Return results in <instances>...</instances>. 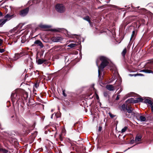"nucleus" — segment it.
Here are the masks:
<instances>
[{
	"mask_svg": "<svg viewBox=\"0 0 153 153\" xmlns=\"http://www.w3.org/2000/svg\"><path fill=\"white\" fill-rule=\"evenodd\" d=\"M82 19L86 21H87L88 22H90V20H91V18L89 17V16H86L85 17H83Z\"/></svg>",
	"mask_w": 153,
	"mask_h": 153,
	"instance_id": "20",
	"label": "nucleus"
},
{
	"mask_svg": "<svg viewBox=\"0 0 153 153\" xmlns=\"http://www.w3.org/2000/svg\"><path fill=\"white\" fill-rule=\"evenodd\" d=\"M133 75L135 76H144V75L141 74L140 73H137L136 74H134Z\"/></svg>",
	"mask_w": 153,
	"mask_h": 153,
	"instance_id": "30",
	"label": "nucleus"
},
{
	"mask_svg": "<svg viewBox=\"0 0 153 153\" xmlns=\"http://www.w3.org/2000/svg\"><path fill=\"white\" fill-rule=\"evenodd\" d=\"M113 7H114L115 8H116L117 7V6H116L115 5H114V6H113Z\"/></svg>",
	"mask_w": 153,
	"mask_h": 153,
	"instance_id": "47",
	"label": "nucleus"
},
{
	"mask_svg": "<svg viewBox=\"0 0 153 153\" xmlns=\"http://www.w3.org/2000/svg\"><path fill=\"white\" fill-rule=\"evenodd\" d=\"M126 105L125 104H123L121 106V110L124 111H125L126 109Z\"/></svg>",
	"mask_w": 153,
	"mask_h": 153,
	"instance_id": "24",
	"label": "nucleus"
},
{
	"mask_svg": "<svg viewBox=\"0 0 153 153\" xmlns=\"http://www.w3.org/2000/svg\"><path fill=\"white\" fill-rule=\"evenodd\" d=\"M52 40L55 42H60L62 40V39L61 37L58 36H54L51 38Z\"/></svg>",
	"mask_w": 153,
	"mask_h": 153,
	"instance_id": "10",
	"label": "nucleus"
},
{
	"mask_svg": "<svg viewBox=\"0 0 153 153\" xmlns=\"http://www.w3.org/2000/svg\"><path fill=\"white\" fill-rule=\"evenodd\" d=\"M126 96H140V95L135 93L133 92H131L129 93H128L127 95Z\"/></svg>",
	"mask_w": 153,
	"mask_h": 153,
	"instance_id": "23",
	"label": "nucleus"
},
{
	"mask_svg": "<svg viewBox=\"0 0 153 153\" xmlns=\"http://www.w3.org/2000/svg\"><path fill=\"white\" fill-rule=\"evenodd\" d=\"M99 59L96 61V65L98 67V76L100 77L102 75V72L104 70V69L109 64L108 59L103 56H100Z\"/></svg>",
	"mask_w": 153,
	"mask_h": 153,
	"instance_id": "1",
	"label": "nucleus"
},
{
	"mask_svg": "<svg viewBox=\"0 0 153 153\" xmlns=\"http://www.w3.org/2000/svg\"><path fill=\"white\" fill-rule=\"evenodd\" d=\"M110 1V0H109V1Z\"/></svg>",
	"mask_w": 153,
	"mask_h": 153,
	"instance_id": "57",
	"label": "nucleus"
},
{
	"mask_svg": "<svg viewBox=\"0 0 153 153\" xmlns=\"http://www.w3.org/2000/svg\"><path fill=\"white\" fill-rule=\"evenodd\" d=\"M3 16L2 13L0 10V17H2Z\"/></svg>",
	"mask_w": 153,
	"mask_h": 153,
	"instance_id": "38",
	"label": "nucleus"
},
{
	"mask_svg": "<svg viewBox=\"0 0 153 153\" xmlns=\"http://www.w3.org/2000/svg\"><path fill=\"white\" fill-rule=\"evenodd\" d=\"M142 137L141 135H137L135 140V142L137 144L140 143V142L141 140Z\"/></svg>",
	"mask_w": 153,
	"mask_h": 153,
	"instance_id": "13",
	"label": "nucleus"
},
{
	"mask_svg": "<svg viewBox=\"0 0 153 153\" xmlns=\"http://www.w3.org/2000/svg\"><path fill=\"white\" fill-rule=\"evenodd\" d=\"M5 23L4 19H0V27H2Z\"/></svg>",
	"mask_w": 153,
	"mask_h": 153,
	"instance_id": "21",
	"label": "nucleus"
},
{
	"mask_svg": "<svg viewBox=\"0 0 153 153\" xmlns=\"http://www.w3.org/2000/svg\"><path fill=\"white\" fill-rule=\"evenodd\" d=\"M104 7V6H100V7H98V9H100L101 8H103V7Z\"/></svg>",
	"mask_w": 153,
	"mask_h": 153,
	"instance_id": "39",
	"label": "nucleus"
},
{
	"mask_svg": "<svg viewBox=\"0 0 153 153\" xmlns=\"http://www.w3.org/2000/svg\"><path fill=\"white\" fill-rule=\"evenodd\" d=\"M29 10V7H27L22 10L20 11L19 15L22 17H24L26 16L28 13Z\"/></svg>",
	"mask_w": 153,
	"mask_h": 153,
	"instance_id": "5",
	"label": "nucleus"
},
{
	"mask_svg": "<svg viewBox=\"0 0 153 153\" xmlns=\"http://www.w3.org/2000/svg\"><path fill=\"white\" fill-rule=\"evenodd\" d=\"M119 96H117V97L116 98V100H119Z\"/></svg>",
	"mask_w": 153,
	"mask_h": 153,
	"instance_id": "44",
	"label": "nucleus"
},
{
	"mask_svg": "<svg viewBox=\"0 0 153 153\" xmlns=\"http://www.w3.org/2000/svg\"><path fill=\"white\" fill-rule=\"evenodd\" d=\"M77 45L76 44L71 43L68 45V46L71 48H73L76 46Z\"/></svg>",
	"mask_w": 153,
	"mask_h": 153,
	"instance_id": "25",
	"label": "nucleus"
},
{
	"mask_svg": "<svg viewBox=\"0 0 153 153\" xmlns=\"http://www.w3.org/2000/svg\"><path fill=\"white\" fill-rule=\"evenodd\" d=\"M48 31L52 32H57L59 31L56 29H51L48 30Z\"/></svg>",
	"mask_w": 153,
	"mask_h": 153,
	"instance_id": "27",
	"label": "nucleus"
},
{
	"mask_svg": "<svg viewBox=\"0 0 153 153\" xmlns=\"http://www.w3.org/2000/svg\"><path fill=\"white\" fill-rule=\"evenodd\" d=\"M150 63L152 64V65H153V60H151L150 62Z\"/></svg>",
	"mask_w": 153,
	"mask_h": 153,
	"instance_id": "43",
	"label": "nucleus"
},
{
	"mask_svg": "<svg viewBox=\"0 0 153 153\" xmlns=\"http://www.w3.org/2000/svg\"><path fill=\"white\" fill-rule=\"evenodd\" d=\"M126 110L128 113H130L132 112V109L130 105H126Z\"/></svg>",
	"mask_w": 153,
	"mask_h": 153,
	"instance_id": "15",
	"label": "nucleus"
},
{
	"mask_svg": "<svg viewBox=\"0 0 153 153\" xmlns=\"http://www.w3.org/2000/svg\"><path fill=\"white\" fill-rule=\"evenodd\" d=\"M39 46L41 48H42L44 47V45L42 42L39 40H37L35 41L34 43L32 45V46Z\"/></svg>",
	"mask_w": 153,
	"mask_h": 153,
	"instance_id": "6",
	"label": "nucleus"
},
{
	"mask_svg": "<svg viewBox=\"0 0 153 153\" xmlns=\"http://www.w3.org/2000/svg\"><path fill=\"white\" fill-rule=\"evenodd\" d=\"M3 153H7L8 151L5 149H2L1 152Z\"/></svg>",
	"mask_w": 153,
	"mask_h": 153,
	"instance_id": "31",
	"label": "nucleus"
},
{
	"mask_svg": "<svg viewBox=\"0 0 153 153\" xmlns=\"http://www.w3.org/2000/svg\"><path fill=\"white\" fill-rule=\"evenodd\" d=\"M126 102L127 103H137V102H136L135 100L134 99L132 98H130L129 99H128L127 100H126Z\"/></svg>",
	"mask_w": 153,
	"mask_h": 153,
	"instance_id": "14",
	"label": "nucleus"
},
{
	"mask_svg": "<svg viewBox=\"0 0 153 153\" xmlns=\"http://www.w3.org/2000/svg\"><path fill=\"white\" fill-rule=\"evenodd\" d=\"M108 114H109L110 117L111 118H113L115 116V115L111 114L110 112L108 113Z\"/></svg>",
	"mask_w": 153,
	"mask_h": 153,
	"instance_id": "33",
	"label": "nucleus"
},
{
	"mask_svg": "<svg viewBox=\"0 0 153 153\" xmlns=\"http://www.w3.org/2000/svg\"><path fill=\"white\" fill-rule=\"evenodd\" d=\"M56 98H57V99H59V98H58V97H56Z\"/></svg>",
	"mask_w": 153,
	"mask_h": 153,
	"instance_id": "54",
	"label": "nucleus"
},
{
	"mask_svg": "<svg viewBox=\"0 0 153 153\" xmlns=\"http://www.w3.org/2000/svg\"><path fill=\"white\" fill-rule=\"evenodd\" d=\"M30 59H31V56L30 57Z\"/></svg>",
	"mask_w": 153,
	"mask_h": 153,
	"instance_id": "51",
	"label": "nucleus"
},
{
	"mask_svg": "<svg viewBox=\"0 0 153 153\" xmlns=\"http://www.w3.org/2000/svg\"><path fill=\"white\" fill-rule=\"evenodd\" d=\"M106 88L110 91H113L114 90V87L112 85H108L106 86Z\"/></svg>",
	"mask_w": 153,
	"mask_h": 153,
	"instance_id": "17",
	"label": "nucleus"
},
{
	"mask_svg": "<svg viewBox=\"0 0 153 153\" xmlns=\"http://www.w3.org/2000/svg\"><path fill=\"white\" fill-rule=\"evenodd\" d=\"M4 50L3 49H0V52L1 53H3L4 52Z\"/></svg>",
	"mask_w": 153,
	"mask_h": 153,
	"instance_id": "37",
	"label": "nucleus"
},
{
	"mask_svg": "<svg viewBox=\"0 0 153 153\" xmlns=\"http://www.w3.org/2000/svg\"><path fill=\"white\" fill-rule=\"evenodd\" d=\"M26 36H23L22 37L21 42L22 43H24L26 41Z\"/></svg>",
	"mask_w": 153,
	"mask_h": 153,
	"instance_id": "22",
	"label": "nucleus"
},
{
	"mask_svg": "<svg viewBox=\"0 0 153 153\" xmlns=\"http://www.w3.org/2000/svg\"><path fill=\"white\" fill-rule=\"evenodd\" d=\"M39 26L40 27L42 28H47L49 27V26L48 25L42 24L40 25Z\"/></svg>",
	"mask_w": 153,
	"mask_h": 153,
	"instance_id": "19",
	"label": "nucleus"
},
{
	"mask_svg": "<svg viewBox=\"0 0 153 153\" xmlns=\"http://www.w3.org/2000/svg\"><path fill=\"white\" fill-rule=\"evenodd\" d=\"M44 95V94H42L41 96H44V95Z\"/></svg>",
	"mask_w": 153,
	"mask_h": 153,
	"instance_id": "50",
	"label": "nucleus"
},
{
	"mask_svg": "<svg viewBox=\"0 0 153 153\" xmlns=\"http://www.w3.org/2000/svg\"><path fill=\"white\" fill-rule=\"evenodd\" d=\"M38 64L40 65L44 63L46 65H48V60L46 59H39L37 61Z\"/></svg>",
	"mask_w": 153,
	"mask_h": 153,
	"instance_id": "8",
	"label": "nucleus"
},
{
	"mask_svg": "<svg viewBox=\"0 0 153 153\" xmlns=\"http://www.w3.org/2000/svg\"><path fill=\"white\" fill-rule=\"evenodd\" d=\"M60 47L59 46H55L53 47L52 48L55 51H57V49L58 48H59Z\"/></svg>",
	"mask_w": 153,
	"mask_h": 153,
	"instance_id": "29",
	"label": "nucleus"
},
{
	"mask_svg": "<svg viewBox=\"0 0 153 153\" xmlns=\"http://www.w3.org/2000/svg\"><path fill=\"white\" fill-rule=\"evenodd\" d=\"M2 42V40L1 39H0V46H1V44Z\"/></svg>",
	"mask_w": 153,
	"mask_h": 153,
	"instance_id": "40",
	"label": "nucleus"
},
{
	"mask_svg": "<svg viewBox=\"0 0 153 153\" xmlns=\"http://www.w3.org/2000/svg\"><path fill=\"white\" fill-rule=\"evenodd\" d=\"M126 115L127 117H128V114H126Z\"/></svg>",
	"mask_w": 153,
	"mask_h": 153,
	"instance_id": "48",
	"label": "nucleus"
},
{
	"mask_svg": "<svg viewBox=\"0 0 153 153\" xmlns=\"http://www.w3.org/2000/svg\"><path fill=\"white\" fill-rule=\"evenodd\" d=\"M149 68L150 69L143 70L142 71L146 73H152L153 74V66L152 65Z\"/></svg>",
	"mask_w": 153,
	"mask_h": 153,
	"instance_id": "9",
	"label": "nucleus"
},
{
	"mask_svg": "<svg viewBox=\"0 0 153 153\" xmlns=\"http://www.w3.org/2000/svg\"><path fill=\"white\" fill-rule=\"evenodd\" d=\"M62 90V94L63 96H67L66 94L65 93V90Z\"/></svg>",
	"mask_w": 153,
	"mask_h": 153,
	"instance_id": "36",
	"label": "nucleus"
},
{
	"mask_svg": "<svg viewBox=\"0 0 153 153\" xmlns=\"http://www.w3.org/2000/svg\"><path fill=\"white\" fill-rule=\"evenodd\" d=\"M36 91V90H33V94H35V95H36V94H36V92H35Z\"/></svg>",
	"mask_w": 153,
	"mask_h": 153,
	"instance_id": "42",
	"label": "nucleus"
},
{
	"mask_svg": "<svg viewBox=\"0 0 153 153\" xmlns=\"http://www.w3.org/2000/svg\"><path fill=\"white\" fill-rule=\"evenodd\" d=\"M144 100H145V97H143V98L139 97L137 98V99L135 100L136 102H137V103H138L140 102H142Z\"/></svg>",
	"mask_w": 153,
	"mask_h": 153,
	"instance_id": "18",
	"label": "nucleus"
},
{
	"mask_svg": "<svg viewBox=\"0 0 153 153\" xmlns=\"http://www.w3.org/2000/svg\"><path fill=\"white\" fill-rule=\"evenodd\" d=\"M36 72H38V71H36Z\"/></svg>",
	"mask_w": 153,
	"mask_h": 153,
	"instance_id": "55",
	"label": "nucleus"
},
{
	"mask_svg": "<svg viewBox=\"0 0 153 153\" xmlns=\"http://www.w3.org/2000/svg\"><path fill=\"white\" fill-rule=\"evenodd\" d=\"M88 22L89 23L90 25H92L93 23L91 21V20H90V22Z\"/></svg>",
	"mask_w": 153,
	"mask_h": 153,
	"instance_id": "41",
	"label": "nucleus"
},
{
	"mask_svg": "<svg viewBox=\"0 0 153 153\" xmlns=\"http://www.w3.org/2000/svg\"><path fill=\"white\" fill-rule=\"evenodd\" d=\"M12 98V100H13V98Z\"/></svg>",
	"mask_w": 153,
	"mask_h": 153,
	"instance_id": "52",
	"label": "nucleus"
},
{
	"mask_svg": "<svg viewBox=\"0 0 153 153\" xmlns=\"http://www.w3.org/2000/svg\"><path fill=\"white\" fill-rule=\"evenodd\" d=\"M139 119L140 121L142 122L146 120L145 117L143 116H140L139 117Z\"/></svg>",
	"mask_w": 153,
	"mask_h": 153,
	"instance_id": "26",
	"label": "nucleus"
},
{
	"mask_svg": "<svg viewBox=\"0 0 153 153\" xmlns=\"http://www.w3.org/2000/svg\"><path fill=\"white\" fill-rule=\"evenodd\" d=\"M96 98L97 100H98L99 99V96H96Z\"/></svg>",
	"mask_w": 153,
	"mask_h": 153,
	"instance_id": "46",
	"label": "nucleus"
},
{
	"mask_svg": "<svg viewBox=\"0 0 153 153\" xmlns=\"http://www.w3.org/2000/svg\"><path fill=\"white\" fill-rule=\"evenodd\" d=\"M38 74H39V73H38Z\"/></svg>",
	"mask_w": 153,
	"mask_h": 153,
	"instance_id": "56",
	"label": "nucleus"
},
{
	"mask_svg": "<svg viewBox=\"0 0 153 153\" xmlns=\"http://www.w3.org/2000/svg\"><path fill=\"white\" fill-rule=\"evenodd\" d=\"M134 34H135V31L134 30V31H133L132 32V35L131 36V39L133 37Z\"/></svg>",
	"mask_w": 153,
	"mask_h": 153,
	"instance_id": "35",
	"label": "nucleus"
},
{
	"mask_svg": "<svg viewBox=\"0 0 153 153\" xmlns=\"http://www.w3.org/2000/svg\"><path fill=\"white\" fill-rule=\"evenodd\" d=\"M127 53V49L126 48H124L121 53V55L124 59L125 58V55Z\"/></svg>",
	"mask_w": 153,
	"mask_h": 153,
	"instance_id": "16",
	"label": "nucleus"
},
{
	"mask_svg": "<svg viewBox=\"0 0 153 153\" xmlns=\"http://www.w3.org/2000/svg\"><path fill=\"white\" fill-rule=\"evenodd\" d=\"M56 10L60 13H63L65 10V7L62 4H58L55 6Z\"/></svg>",
	"mask_w": 153,
	"mask_h": 153,
	"instance_id": "4",
	"label": "nucleus"
},
{
	"mask_svg": "<svg viewBox=\"0 0 153 153\" xmlns=\"http://www.w3.org/2000/svg\"><path fill=\"white\" fill-rule=\"evenodd\" d=\"M128 128V127L127 126H125L121 130V132L124 133L125 132Z\"/></svg>",
	"mask_w": 153,
	"mask_h": 153,
	"instance_id": "28",
	"label": "nucleus"
},
{
	"mask_svg": "<svg viewBox=\"0 0 153 153\" xmlns=\"http://www.w3.org/2000/svg\"><path fill=\"white\" fill-rule=\"evenodd\" d=\"M94 84H92L89 88L88 92V94L86 96H91L93 94V96H98L97 92L94 88Z\"/></svg>",
	"mask_w": 153,
	"mask_h": 153,
	"instance_id": "3",
	"label": "nucleus"
},
{
	"mask_svg": "<svg viewBox=\"0 0 153 153\" xmlns=\"http://www.w3.org/2000/svg\"><path fill=\"white\" fill-rule=\"evenodd\" d=\"M39 84L38 83V82L37 81H36L34 85V87H35L36 88H37V87L39 86Z\"/></svg>",
	"mask_w": 153,
	"mask_h": 153,
	"instance_id": "32",
	"label": "nucleus"
},
{
	"mask_svg": "<svg viewBox=\"0 0 153 153\" xmlns=\"http://www.w3.org/2000/svg\"><path fill=\"white\" fill-rule=\"evenodd\" d=\"M15 16L14 14L10 15L9 14H7L4 17L5 19H4V20L6 23L7 21H9L11 19L14 18Z\"/></svg>",
	"mask_w": 153,
	"mask_h": 153,
	"instance_id": "7",
	"label": "nucleus"
},
{
	"mask_svg": "<svg viewBox=\"0 0 153 153\" xmlns=\"http://www.w3.org/2000/svg\"><path fill=\"white\" fill-rule=\"evenodd\" d=\"M148 98L149 99H146L145 97V100H144L143 102L146 104H149L151 105H152L153 104V103L152 101L150 100V98L149 97Z\"/></svg>",
	"mask_w": 153,
	"mask_h": 153,
	"instance_id": "12",
	"label": "nucleus"
},
{
	"mask_svg": "<svg viewBox=\"0 0 153 153\" xmlns=\"http://www.w3.org/2000/svg\"><path fill=\"white\" fill-rule=\"evenodd\" d=\"M102 129V127H99V130L100 131Z\"/></svg>",
	"mask_w": 153,
	"mask_h": 153,
	"instance_id": "45",
	"label": "nucleus"
},
{
	"mask_svg": "<svg viewBox=\"0 0 153 153\" xmlns=\"http://www.w3.org/2000/svg\"><path fill=\"white\" fill-rule=\"evenodd\" d=\"M8 7L7 6H5L3 7V8L5 10V12L6 13H7L8 12V9L7 8H6V7Z\"/></svg>",
	"mask_w": 153,
	"mask_h": 153,
	"instance_id": "34",
	"label": "nucleus"
},
{
	"mask_svg": "<svg viewBox=\"0 0 153 153\" xmlns=\"http://www.w3.org/2000/svg\"><path fill=\"white\" fill-rule=\"evenodd\" d=\"M1 149H1V148H0V152H1Z\"/></svg>",
	"mask_w": 153,
	"mask_h": 153,
	"instance_id": "49",
	"label": "nucleus"
},
{
	"mask_svg": "<svg viewBox=\"0 0 153 153\" xmlns=\"http://www.w3.org/2000/svg\"><path fill=\"white\" fill-rule=\"evenodd\" d=\"M28 96V94L27 92L25 91V90L20 89H16L15 90L13 91L11 96Z\"/></svg>",
	"mask_w": 153,
	"mask_h": 153,
	"instance_id": "2",
	"label": "nucleus"
},
{
	"mask_svg": "<svg viewBox=\"0 0 153 153\" xmlns=\"http://www.w3.org/2000/svg\"><path fill=\"white\" fill-rule=\"evenodd\" d=\"M24 55L23 53H16L15 54V56L14 57V59L16 60L19 58H20L21 56H23Z\"/></svg>",
	"mask_w": 153,
	"mask_h": 153,
	"instance_id": "11",
	"label": "nucleus"
},
{
	"mask_svg": "<svg viewBox=\"0 0 153 153\" xmlns=\"http://www.w3.org/2000/svg\"><path fill=\"white\" fill-rule=\"evenodd\" d=\"M117 96H120V95H119L118 94H117Z\"/></svg>",
	"mask_w": 153,
	"mask_h": 153,
	"instance_id": "53",
	"label": "nucleus"
}]
</instances>
